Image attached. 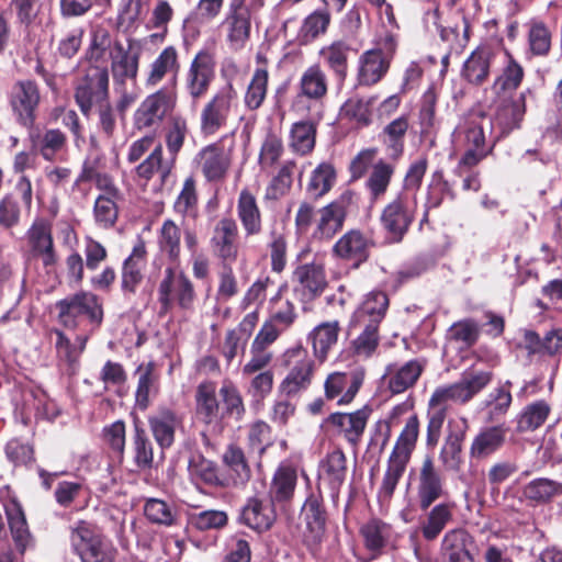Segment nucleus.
Wrapping results in <instances>:
<instances>
[{
	"label": "nucleus",
	"instance_id": "obj_1",
	"mask_svg": "<svg viewBox=\"0 0 562 562\" xmlns=\"http://www.w3.org/2000/svg\"><path fill=\"white\" fill-rule=\"evenodd\" d=\"M419 434V420L416 415H412L397 437L395 445L386 461L382 481L378 488V499L381 505H387L396 486L403 477L411 461L412 453L415 450Z\"/></svg>",
	"mask_w": 562,
	"mask_h": 562
},
{
	"label": "nucleus",
	"instance_id": "obj_2",
	"mask_svg": "<svg viewBox=\"0 0 562 562\" xmlns=\"http://www.w3.org/2000/svg\"><path fill=\"white\" fill-rule=\"evenodd\" d=\"M89 59L95 65L110 59L114 85H121L127 79L137 77L138 55L126 49L121 42L113 41L104 29L99 27L93 31Z\"/></svg>",
	"mask_w": 562,
	"mask_h": 562
},
{
	"label": "nucleus",
	"instance_id": "obj_3",
	"mask_svg": "<svg viewBox=\"0 0 562 562\" xmlns=\"http://www.w3.org/2000/svg\"><path fill=\"white\" fill-rule=\"evenodd\" d=\"M237 108V91L232 83H227L218 89L202 106L199 116L201 134L213 136L226 127Z\"/></svg>",
	"mask_w": 562,
	"mask_h": 562
},
{
	"label": "nucleus",
	"instance_id": "obj_4",
	"mask_svg": "<svg viewBox=\"0 0 562 562\" xmlns=\"http://www.w3.org/2000/svg\"><path fill=\"white\" fill-rule=\"evenodd\" d=\"M70 543L81 562H113L116 550L100 531L87 521L71 528Z\"/></svg>",
	"mask_w": 562,
	"mask_h": 562
},
{
	"label": "nucleus",
	"instance_id": "obj_5",
	"mask_svg": "<svg viewBox=\"0 0 562 562\" xmlns=\"http://www.w3.org/2000/svg\"><path fill=\"white\" fill-rule=\"evenodd\" d=\"M490 119L480 117L465 120L460 123L453 134L452 142L456 148H464L465 153L460 159V168H471L477 165L486 155L485 127H490Z\"/></svg>",
	"mask_w": 562,
	"mask_h": 562
},
{
	"label": "nucleus",
	"instance_id": "obj_6",
	"mask_svg": "<svg viewBox=\"0 0 562 562\" xmlns=\"http://www.w3.org/2000/svg\"><path fill=\"white\" fill-rule=\"evenodd\" d=\"M289 371L279 385V392L288 397L296 396L305 392L314 373V361L303 347L289 349L285 355Z\"/></svg>",
	"mask_w": 562,
	"mask_h": 562
},
{
	"label": "nucleus",
	"instance_id": "obj_7",
	"mask_svg": "<svg viewBox=\"0 0 562 562\" xmlns=\"http://www.w3.org/2000/svg\"><path fill=\"white\" fill-rule=\"evenodd\" d=\"M415 210L414 193H400L383 209L380 220L389 240L393 243L402 240L415 217Z\"/></svg>",
	"mask_w": 562,
	"mask_h": 562
},
{
	"label": "nucleus",
	"instance_id": "obj_8",
	"mask_svg": "<svg viewBox=\"0 0 562 562\" xmlns=\"http://www.w3.org/2000/svg\"><path fill=\"white\" fill-rule=\"evenodd\" d=\"M158 301L165 312L173 305H178L182 310H191L195 301L193 283L183 272H176L172 268H167L159 283Z\"/></svg>",
	"mask_w": 562,
	"mask_h": 562
},
{
	"label": "nucleus",
	"instance_id": "obj_9",
	"mask_svg": "<svg viewBox=\"0 0 562 562\" xmlns=\"http://www.w3.org/2000/svg\"><path fill=\"white\" fill-rule=\"evenodd\" d=\"M75 99L86 116L90 114L93 108L109 101V71L106 66L95 65L88 70L76 88Z\"/></svg>",
	"mask_w": 562,
	"mask_h": 562
},
{
	"label": "nucleus",
	"instance_id": "obj_10",
	"mask_svg": "<svg viewBox=\"0 0 562 562\" xmlns=\"http://www.w3.org/2000/svg\"><path fill=\"white\" fill-rule=\"evenodd\" d=\"M396 48L393 35L386 34L378 47L364 52L359 58L358 80L360 85L372 86L387 72L390 59Z\"/></svg>",
	"mask_w": 562,
	"mask_h": 562
},
{
	"label": "nucleus",
	"instance_id": "obj_11",
	"mask_svg": "<svg viewBox=\"0 0 562 562\" xmlns=\"http://www.w3.org/2000/svg\"><path fill=\"white\" fill-rule=\"evenodd\" d=\"M176 89H159L147 95L135 112L138 128L158 125L176 106Z\"/></svg>",
	"mask_w": 562,
	"mask_h": 562
},
{
	"label": "nucleus",
	"instance_id": "obj_12",
	"mask_svg": "<svg viewBox=\"0 0 562 562\" xmlns=\"http://www.w3.org/2000/svg\"><path fill=\"white\" fill-rule=\"evenodd\" d=\"M59 319L67 327L76 326L78 316H87L91 323L100 325L103 317L99 299L91 292H80L58 303Z\"/></svg>",
	"mask_w": 562,
	"mask_h": 562
},
{
	"label": "nucleus",
	"instance_id": "obj_13",
	"mask_svg": "<svg viewBox=\"0 0 562 562\" xmlns=\"http://www.w3.org/2000/svg\"><path fill=\"white\" fill-rule=\"evenodd\" d=\"M179 70L178 52L173 46H167L148 65L145 86L153 89L166 82L168 87L165 89H176Z\"/></svg>",
	"mask_w": 562,
	"mask_h": 562
},
{
	"label": "nucleus",
	"instance_id": "obj_14",
	"mask_svg": "<svg viewBox=\"0 0 562 562\" xmlns=\"http://www.w3.org/2000/svg\"><path fill=\"white\" fill-rule=\"evenodd\" d=\"M210 245L222 262L234 263L239 255L238 227L231 217H223L213 227Z\"/></svg>",
	"mask_w": 562,
	"mask_h": 562
},
{
	"label": "nucleus",
	"instance_id": "obj_15",
	"mask_svg": "<svg viewBox=\"0 0 562 562\" xmlns=\"http://www.w3.org/2000/svg\"><path fill=\"white\" fill-rule=\"evenodd\" d=\"M215 77L214 56L209 50L199 52L186 75V89L194 100L203 97Z\"/></svg>",
	"mask_w": 562,
	"mask_h": 562
},
{
	"label": "nucleus",
	"instance_id": "obj_16",
	"mask_svg": "<svg viewBox=\"0 0 562 562\" xmlns=\"http://www.w3.org/2000/svg\"><path fill=\"white\" fill-rule=\"evenodd\" d=\"M469 424L464 417L450 418L439 460L447 470L459 471L462 465V446Z\"/></svg>",
	"mask_w": 562,
	"mask_h": 562
},
{
	"label": "nucleus",
	"instance_id": "obj_17",
	"mask_svg": "<svg viewBox=\"0 0 562 562\" xmlns=\"http://www.w3.org/2000/svg\"><path fill=\"white\" fill-rule=\"evenodd\" d=\"M443 495V479L431 457L422 462L417 474V496L419 507L425 510Z\"/></svg>",
	"mask_w": 562,
	"mask_h": 562
},
{
	"label": "nucleus",
	"instance_id": "obj_18",
	"mask_svg": "<svg viewBox=\"0 0 562 562\" xmlns=\"http://www.w3.org/2000/svg\"><path fill=\"white\" fill-rule=\"evenodd\" d=\"M41 100L38 87L31 80L19 81L11 93V106L19 122L30 127L35 121V110Z\"/></svg>",
	"mask_w": 562,
	"mask_h": 562
},
{
	"label": "nucleus",
	"instance_id": "obj_19",
	"mask_svg": "<svg viewBox=\"0 0 562 562\" xmlns=\"http://www.w3.org/2000/svg\"><path fill=\"white\" fill-rule=\"evenodd\" d=\"M425 364L426 362L420 359H413L402 364H389L383 374V382L392 394H401L416 384Z\"/></svg>",
	"mask_w": 562,
	"mask_h": 562
},
{
	"label": "nucleus",
	"instance_id": "obj_20",
	"mask_svg": "<svg viewBox=\"0 0 562 562\" xmlns=\"http://www.w3.org/2000/svg\"><path fill=\"white\" fill-rule=\"evenodd\" d=\"M350 196L344 194L318 211L315 220V237L328 240L342 228Z\"/></svg>",
	"mask_w": 562,
	"mask_h": 562
},
{
	"label": "nucleus",
	"instance_id": "obj_21",
	"mask_svg": "<svg viewBox=\"0 0 562 562\" xmlns=\"http://www.w3.org/2000/svg\"><path fill=\"white\" fill-rule=\"evenodd\" d=\"M360 535L366 549L372 553L373 558L381 555L390 549H394L397 540L392 526L375 518L370 519L360 528Z\"/></svg>",
	"mask_w": 562,
	"mask_h": 562
},
{
	"label": "nucleus",
	"instance_id": "obj_22",
	"mask_svg": "<svg viewBox=\"0 0 562 562\" xmlns=\"http://www.w3.org/2000/svg\"><path fill=\"white\" fill-rule=\"evenodd\" d=\"M155 441L161 449L172 446L176 432L183 427L182 417L175 411L161 407L148 417Z\"/></svg>",
	"mask_w": 562,
	"mask_h": 562
},
{
	"label": "nucleus",
	"instance_id": "obj_23",
	"mask_svg": "<svg viewBox=\"0 0 562 562\" xmlns=\"http://www.w3.org/2000/svg\"><path fill=\"white\" fill-rule=\"evenodd\" d=\"M389 307V297L382 291L368 293L351 317V326L379 327Z\"/></svg>",
	"mask_w": 562,
	"mask_h": 562
},
{
	"label": "nucleus",
	"instance_id": "obj_24",
	"mask_svg": "<svg viewBox=\"0 0 562 562\" xmlns=\"http://www.w3.org/2000/svg\"><path fill=\"white\" fill-rule=\"evenodd\" d=\"M199 167L207 181L216 182L226 177L231 167L232 158L218 144H212L200 150L198 154Z\"/></svg>",
	"mask_w": 562,
	"mask_h": 562
},
{
	"label": "nucleus",
	"instance_id": "obj_25",
	"mask_svg": "<svg viewBox=\"0 0 562 562\" xmlns=\"http://www.w3.org/2000/svg\"><path fill=\"white\" fill-rule=\"evenodd\" d=\"M294 280L299 283L296 290L305 296L313 299L321 295L327 285L323 258L315 257L312 262L299 266L294 271Z\"/></svg>",
	"mask_w": 562,
	"mask_h": 562
},
{
	"label": "nucleus",
	"instance_id": "obj_26",
	"mask_svg": "<svg viewBox=\"0 0 562 562\" xmlns=\"http://www.w3.org/2000/svg\"><path fill=\"white\" fill-rule=\"evenodd\" d=\"M526 112L525 94L520 93L516 99L502 104L488 126L496 133V138L508 135L520 126Z\"/></svg>",
	"mask_w": 562,
	"mask_h": 562
},
{
	"label": "nucleus",
	"instance_id": "obj_27",
	"mask_svg": "<svg viewBox=\"0 0 562 562\" xmlns=\"http://www.w3.org/2000/svg\"><path fill=\"white\" fill-rule=\"evenodd\" d=\"M369 412L359 409L350 414L334 413L325 422L335 434L342 435L350 443H357L362 436Z\"/></svg>",
	"mask_w": 562,
	"mask_h": 562
},
{
	"label": "nucleus",
	"instance_id": "obj_28",
	"mask_svg": "<svg viewBox=\"0 0 562 562\" xmlns=\"http://www.w3.org/2000/svg\"><path fill=\"white\" fill-rule=\"evenodd\" d=\"M364 379V372L357 370L351 373L334 372L325 381V394L327 398H336L345 387L347 391L338 400V404H348L359 391Z\"/></svg>",
	"mask_w": 562,
	"mask_h": 562
},
{
	"label": "nucleus",
	"instance_id": "obj_29",
	"mask_svg": "<svg viewBox=\"0 0 562 562\" xmlns=\"http://www.w3.org/2000/svg\"><path fill=\"white\" fill-rule=\"evenodd\" d=\"M146 265V248L144 241L139 240L125 259L122 268L121 286L125 295L135 294L143 280V270Z\"/></svg>",
	"mask_w": 562,
	"mask_h": 562
},
{
	"label": "nucleus",
	"instance_id": "obj_30",
	"mask_svg": "<svg viewBox=\"0 0 562 562\" xmlns=\"http://www.w3.org/2000/svg\"><path fill=\"white\" fill-rule=\"evenodd\" d=\"M297 482V469L284 461L277 468L269 488L272 504L285 503L292 499Z\"/></svg>",
	"mask_w": 562,
	"mask_h": 562
},
{
	"label": "nucleus",
	"instance_id": "obj_31",
	"mask_svg": "<svg viewBox=\"0 0 562 562\" xmlns=\"http://www.w3.org/2000/svg\"><path fill=\"white\" fill-rule=\"evenodd\" d=\"M494 56L495 53L491 46L476 47L463 64L462 77L470 83L481 85L490 75Z\"/></svg>",
	"mask_w": 562,
	"mask_h": 562
},
{
	"label": "nucleus",
	"instance_id": "obj_32",
	"mask_svg": "<svg viewBox=\"0 0 562 562\" xmlns=\"http://www.w3.org/2000/svg\"><path fill=\"white\" fill-rule=\"evenodd\" d=\"M237 216L247 237L259 235L262 231L261 212L256 196L243 189L237 200Z\"/></svg>",
	"mask_w": 562,
	"mask_h": 562
},
{
	"label": "nucleus",
	"instance_id": "obj_33",
	"mask_svg": "<svg viewBox=\"0 0 562 562\" xmlns=\"http://www.w3.org/2000/svg\"><path fill=\"white\" fill-rule=\"evenodd\" d=\"M472 537L463 529H453L442 539V554L448 562H474Z\"/></svg>",
	"mask_w": 562,
	"mask_h": 562
},
{
	"label": "nucleus",
	"instance_id": "obj_34",
	"mask_svg": "<svg viewBox=\"0 0 562 562\" xmlns=\"http://www.w3.org/2000/svg\"><path fill=\"white\" fill-rule=\"evenodd\" d=\"M333 250L339 258L359 263L368 258L369 239L361 232L352 229L337 240Z\"/></svg>",
	"mask_w": 562,
	"mask_h": 562
},
{
	"label": "nucleus",
	"instance_id": "obj_35",
	"mask_svg": "<svg viewBox=\"0 0 562 562\" xmlns=\"http://www.w3.org/2000/svg\"><path fill=\"white\" fill-rule=\"evenodd\" d=\"M254 12L247 10H238L228 7L224 25L227 31V40L231 46L238 49L241 48L250 35V16Z\"/></svg>",
	"mask_w": 562,
	"mask_h": 562
},
{
	"label": "nucleus",
	"instance_id": "obj_36",
	"mask_svg": "<svg viewBox=\"0 0 562 562\" xmlns=\"http://www.w3.org/2000/svg\"><path fill=\"white\" fill-rule=\"evenodd\" d=\"M506 431L502 426H492L481 430L470 446V457L482 460L497 451L505 441Z\"/></svg>",
	"mask_w": 562,
	"mask_h": 562
},
{
	"label": "nucleus",
	"instance_id": "obj_37",
	"mask_svg": "<svg viewBox=\"0 0 562 562\" xmlns=\"http://www.w3.org/2000/svg\"><path fill=\"white\" fill-rule=\"evenodd\" d=\"M355 53L357 49H353L346 40L334 41L319 49V56L340 80L346 78L349 56Z\"/></svg>",
	"mask_w": 562,
	"mask_h": 562
},
{
	"label": "nucleus",
	"instance_id": "obj_38",
	"mask_svg": "<svg viewBox=\"0 0 562 562\" xmlns=\"http://www.w3.org/2000/svg\"><path fill=\"white\" fill-rule=\"evenodd\" d=\"M346 457L341 450L329 452L321 462L318 477L325 482L330 490L338 491L346 477Z\"/></svg>",
	"mask_w": 562,
	"mask_h": 562
},
{
	"label": "nucleus",
	"instance_id": "obj_39",
	"mask_svg": "<svg viewBox=\"0 0 562 562\" xmlns=\"http://www.w3.org/2000/svg\"><path fill=\"white\" fill-rule=\"evenodd\" d=\"M339 330V323L333 321L319 324L308 335L314 356L321 362L326 360L329 350L337 344Z\"/></svg>",
	"mask_w": 562,
	"mask_h": 562
},
{
	"label": "nucleus",
	"instance_id": "obj_40",
	"mask_svg": "<svg viewBox=\"0 0 562 562\" xmlns=\"http://www.w3.org/2000/svg\"><path fill=\"white\" fill-rule=\"evenodd\" d=\"M327 93V76L318 64L311 65L301 75L299 94L318 101Z\"/></svg>",
	"mask_w": 562,
	"mask_h": 562
},
{
	"label": "nucleus",
	"instance_id": "obj_41",
	"mask_svg": "<svg viewBox=\"0 0 562 562\" xmlns=\"http://www.w3.org/2000/svg\"><path fill=\"white\" fill-rule=\"evenodd\" d=\"M562 495V483L548 477H538L522 487L524 498L535 505L549 503Z\"/></svg>",
	"mask_w": 562,
	"mask_h": 562
},
{
	"label": "nucleus",
	"instance_id": "obj_42",
	"mask_svg": "<svg viewBox=\"0 0 562 562\" xmlns=\"http://www.w3.org/2000/svg\"><path fill=\"white\" fill-rule=\"evenodd\" d=\"M375 102V97L350 98L342 104L340 116L357 126H367L371 123L372 110Z\"/></svg>",
	"mask_w": 562,
	"mask_h": 562
},
{
	"label": "nucleus",
	"instance_id": "obj_43",
	"mask_svg": "<svg viewBox=\"0 0 562 562\" xmlns=\"http://www.w3.org/2000/svg\"><path fill=\"white\" fill-rule=\"evenodd\" d=\"M241 515L246 525L259 531L268 530L276 520V513L272 505L263 504L256 498L248 502Z\"/></svg>",
	"mask_w": 562,
	"mask_h": 562
},
{
	"label": "nucleus",
	"instance_id": "obj_44",
	"mask_svg": "<svg viewBox=\"0 0 562 562\" xmlns=\"http://www.w3.org/2000/svg\"><path fill=\"white\" fill-rule=\"evenodd\" d=\"M331 21V15L327 9H318L310 13L299 30V41L302 44H310L319 36L324 35Z\"/></svg>",
	"mask_w": 562,
	"mask_h": 562
},
{
	"label": "nucleus",
	"instance_id": "obj_45",
	"mask_svg": "<svg viewBox=\"0 0 562 562\" xmlns=\"http://www.w3.org/2000/svg\"><path fill=\"white\" fill-rule=\"evenodd\" d=\"M29 240L32 249L42 256L45 266L55 262L50 228L45 222L38 221L32 225L29 231Z\"/></svg>",
	"mask_w": 562,
	"mask_h": 562
},
{
	"label": "nucleus",
	"instance_id": "obj_46",
	"mask_svg": "<svg viewBox=\"0 0 562 562\" xmlns=\"http://www.w3.org/2000/svg\"><path fill=\"white\" fill-rule=\"evenodd\" d=\"M269 74L266 68H257L244 94V104L250 111L258 110L265 102L268 92Z\"/></svg>",
	"mask_w": 562,
	"mask_h": 562
},
{
	"label": "nucleus",
	"instance_id": "obj_47",
	"mask_svg": "<svg viewBox=\"0 0 562 562\" xmlns=\"http://www.w3.org/2000/svg\"><path fill=\"white\" fill-rule=\"evenodd\" d=\"M32 145L45 160L52 161L66 146L65 134L56 128L47 130L43 135L31 134Z\"/></svg>",
	"mask_w": 562,
	"mask_h": 562
},
{
	"label": "nucleus",
	"instance_id": "obj_48",
	"mask_svg": "<svg viewBox=\"0 0 562 562\" xmlns=\"http://www.w3.org/2000/svg\"><path fill=\"white\" fill-rule=\"evenodd\" d=\"M394 170V165L384 160H379L372 166L371 172L366 181V187L372 200H379L385 194Z\"/></svg>",
	"mask_w": 562,
	"mask_h": 562
},
{
	"label": "nucleus",
	"instance_id": "obj_49",
	"mask_svg": "<svg viewBox=\"0 0 562 562\" xmlns=\"http://www.w3.org/2000/svg\"><path fill=\"white\" fill-rule=\"evenodd\" d=\"M196 412L207 424L216 419L218 414V402L216 397V385L213 382H202L195 392Z\"/></svg>",
	"mask_w": 562,
	"mask_h": 562
},
{
	"label": "nucleus",
	"instance_id": "obj_50",
	"mask_svg": "<svg viewBox=\"0 0 562 562\" xmlns=\"http://www.w3.org/2000/svg\"><path fill=\"white\" fill-rule=\"evenodd\" d=\"M528 50L531 56L544 57L551 49V32L549 27L539 20H530L527 24Z\"/></svg>",
	"mask_w": 562,
	"mask_h": 562
},
{
	"label": "nucleus",
	"instance_id": "obj_51",
	"mask_svg": "<svg viewBox=\"0 0 562 562\" xmlns=\"http://www.w3.org/2000/svg\"><path fill=\"white\" fill-rule=\"evenodd\" d=\"M316 126L310 121H300L292 125L290 147L299 155L311 153L315 146Z\"/></svg>",
	"mask_w": 562,
	"mask_h": 562
},
{
	"label": "nucleus",
	"instance_id": "obj_52",
	"mask_svg": "<svg viewBox=\"0 0 562 562\" xmlns=\"http://www.w3.org/2000/svg\"><path fill=\"white\" fill-rule=\"evenodd\" d=\"M153 362L142 363L136 370L138 376L137 389L135 393L136 405L145 411L149 405L150 394L156 391L157 376L154 372Z\"/></svg>",
	"mask_w": 562,
	"mask_h": 562
},
{
	"label": "nucleus",
	"instance_id": "obj_53",
	"mask_svg": "<svg viewBox=\"0 0 562 562\" xmlns=\"http://www.w3.org/2000/svg\"><path fill=\"white\" fill-rule=\"evenodd\" d=\"M506 58L503 71L493 85L496 93L516 90L524 79L525 72L521 65L508 52H506Z\"/></svg>",
	"mask_w": 562,
	"mask_h": 562
},
{
	"label": "nucleus",
	"instance_id": "obj_54",
	"mask_svg": "<svg viewBox=\"0 0 562 562\" xmlns=\"http://www.w3.org/2000/svg\"><path fill=\"white\" fill-rule=\"evenodd\" d=\"M551 407L546 401H537L527 405L519 414L517 428L519 431H532L548 418Z\"/></svg>",
	"mask_w": 562,
	"mask_h": 562
},
{
	"label": "nucleus",
	"instance_id": "obj_55",
	"mask_svg": "<svg viewBox=\"0 0 562 562\" xmlns=\"http://www.w3.org/2000/svg\"><path fill=\"white\" fill-rule=\"evenodd\" d=\"M173 167L172 160H162V148L157 146L151 154L137 166L136 173L144 180H149L157 172L165 181Z\"/></svg>",
	"mask_w": 562,
	"mask_h": 562
},
{
	"label": "nucleus",
	"instance_id": "obj_56",
	"mask_svg": "<svg viewBox=\"0 0 562 562\" xmlns=\"http://www.w3.org/2000/svg\"><path fill=\"white\" fill-rule=\"evenodd\" d=\"M336 171L330 164L322 162L312 172L306 191L313 198L318 199L325 195L334 186Z\"/></svg>",
	"mask_w": 562,
	"mask_h": 562
},
{
	"label": "nucleus",
	"instance_id": "obj_57",
	"mask_svg": "<svg viewBox=\"0 0 562 562\" xmlns=\"http://www.w3.org/2000/svg\"><path fill=\"white\" fill-rule=\"evenodd\" d=\"M294 161H285L266 188L265 200L276 201L284 196L292 187Z\"/></svg>",
	"mask_w": 562,
	"mask_h": 562
},
{
	"label": "nucleus",
	"instance_id": "obj_58",
	"mask_svg": "<svg viewBox=\"0 0 562 562\" xmlns=\"http://www.w3.org/2000/svg\"><path fill=\"white\" fill-rule=\"evenodd\" d=\"M180 241L181 231L178 225L171 220L165 221L158 236L160 250L171 260L177 261L180 257Z\"/></svg>",
	"mask_w": 562,
	"mask_h": 562
},
{
	"label": "nucleus",
	"instance_id": "obj_59",
	"mask_svg": "<svg viewBox=\"0 0 562 562\" xmlns=\"http://www.w3.org/2000/svg\"><path fill=\"white\" fill-rule=\"evenodd\" d=\"M303 519L307 529L318 539L325 528V513L318 497L311 495L302 507Z\"/></svg>",
	"mask_w": 562,
	"mask_h": 562
},
{
	"label": "nucleus",
	"instance_id": "obj_60",
	"mask_svg": "<svg viewBox=\"0 0 562 562\" xmlns=\"http://www.w3.org/2000/svg\"><path fill=\"white\" fill-rule=\"evenodd\" d=\"M452 512L449 505H436L428 514L427 520L424 524L422 531L427 540H434L445 529L446 525L450 521Z\"/></svg>",
	"mask_w": 562,
	"mask_h": 562
},
{
	"label": "nucleus",
	"instance_id": "obj_61",
	"mask_svg": "<svg viewBox=\"0 0 562 562\" xmlns=\"http://www.w3.org/2000/svg\"><path fill=\"white\" fill-rule=\"evenodd\" d=\"M144 513L149 521L164 526H172L177 518L175 507L158 498L148 499L144 506Z\"/></svg>",
	"mask_w": 562,
	"mask_h": 562
},
{
	"label": "nucleus",
	"instance_id": "obj_62",
	"mask_svg": "<svg viewBox=\"0 0 562 562\" xmlns=\"http://www.w3.org/2000/svg\"><path fill=\"white\" fill-rule=\"evenodd\" d=\"M408 130V121L405 116L393 120L384 127L385 144L391 150V156L396 158L403 153L404 136Z\"/></svg>",
	"mask_w": 562,
	"mask_h": 562
},
{
	"label": "nucleus",
	"instance_id": "obj_63",
	"mask_svg": "<svg viewBox=\"0 0 562 562\" xmlns=\"http://www.w3.org/2000/svg\"><path fill=\"white\" fill-rule=\"evenodd\" d=\"M173 209L176 213L182 216L195 217L198 213V198L195 191V182L192 177L184 180L182 190L180 191Z\"/></svg>",
	"mask_w": 562,
	"mask_h": 562
},
{
	"label": "nucleus",
	"instance_id": "obj_64",
	"mask_svg": "<svg viewBox=\"0 0 562 562\" xmlns=\"http://www.w3.org/2000/svg\"><path fill=\"white\" fill-rule=\"evenodd\" d=\"M220 395L224 404L225 413L228 416L240 419L245 413V406L240 392L236 385L225 380L220 389Z\"/></svg>",
	"mask_w": 562,
	"mask_h": 562
}]
</instances>
